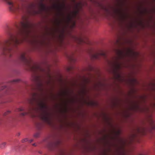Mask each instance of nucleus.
I'll use <instances>...</instances> for the list:
<instances>
[{
    "instance_id": "1",
    "label": "nucleus",
    "mask_w": 155,
    "mask_h": 155,
    "mask_svg": "<svg viewBox=\"0 0 155 155\" xmlns=\"http://www.w3.org/2000/svg\"><path fill=\"white\" fill-rule=\"evenodd\" d=\"M17 30L15 34L9 29L7 31V38L0 41V54L9 58L12 54L18 45L28 40L32 28V25L25 17L16 25Z\"/></svg>"
},
{
    "instance_id": "2",
    "label": "nucleus",
    "mask_w": 155,
    "mask_h": 155,
    "mask_svg": "<svg viewBox=\"0 0 155 155\" xmlns=\"http://www.w3.org/2000/svg\"><path fill=\"white\" fill-rule=\"evenodd\" d=\"M28 102L32 106L29 107L26 112L21 113V116L31 114L33 110H36L39 111L40 117L43 121L48 124H51L50 114L46 110L47 106L37 93H32L31 94V97L28 99Z\"/></svg>"
},
{
    "instance_id": "3",
    "label": "nucleus",
    "mask_w": 155,
    "mask_h": 155,
    "mask_svg": "<svg viewBox=\"0 0 155 155\" xmlns=\"http://www.w3.org/2000/svg\"><path fill=\"white\" fill-rule=\"evenodd\" d=\"M116 52L117 57L113 63V66L114 69L117 70L121 68L122 64L119 60L124 59L126 57L130 56L133 52L129 48H124L123 50L116 49Z\"/></svg>"
},
{
    "instance_id": "4",
    "label": "nucleus",
    "mask_w": 155,
    "mask_h": 155,
    "mask_svg": "<svg viewBox=\"0 0 155 155\" xmlns=\"http://www.w3.org/2000/svg\"><path fill=\"white\" fill-rule=\"evenodd\" d=\"M25 53H22L19 57L20 60L27 67L28 69L34 72L38 71L44 72L45 70L39 65L34 64L32 62V60L29 57L26 58Z\"/></svg>"
},
{
    "instance_id": "5",
    "label": "nucleus",
    "mask_w": 155,
    "mask_h": 155,
    "mask_svg": "<svg viewBox=\"0 0 155 155\" xmlns=\"http://www.w3.org/2000/svg\"><path fill=\"white\" fill-rule=\"evenodd\" d=\"M60 142L59 141H57L54 142L49 143L48 145L49 148L51 150H53L57 147L60 144Z\"/></svg>"
},
{
    "instance_id": "6",
    "label": "nucleus",
    "mask_w": 155,
    "mask_h": 155,
    "mask_svg": "<svg viewBox=\"0 0 155 155\" xmlns=\"http://www.w3.org/2000/svg\"><path fill=\"white\" fill-rule=\"evenodd\" d=\"M100 56H102L105 58L107 57L106 53L104 52L95 53L92 55V57L94 59H98L99 58V57Z\"/></svg>"
},
{
    "instance_id": "7",
    "label": "nucleus",
    "mask_w": 155,
    "mask_h": 155,
    "mask_svg": "<svg viewBox=\"0 0 155 155\" xmlns=\"http://www.w3.org/2000/svg\"><path fill=\"white\" fill-rule=\"evenodd\" d=\"M35 81H36L38 82L39 85L42 87L43 86V84L39 76H35Z\"/></svg>"
},
{
    "instance_id": "8",
    "label": "nucleus",
    "mask_w": 155,
    "mask_h": 155,
    "mask_svg": "<svg viewBox=\"0 0 155 155\" xmlns=\"http://www.w3.org/2000/svg\"><path fill=\"white\" fill-rule=\"evenodd\" d=\"M56 7L59 12L61 13L62 9L65 8V5L64 3H63L62 5L59 4L58 5H56Z\"/></svg>"
},
{
    "instance_id": "9",
    "label": "nucleus",
    "mask_w": 155,
    "mask_h": 155,
    "mask_svg": "<svg viewBox=\"0 0 155 155\" xmlns=\"http://www.w3.org/2000/svg\"><path fill=\"white\" fill-rule=\"evenodd\" d=\"M78 5H76V9L73 12V17H76L79 12L80 9L78 8Z\"/></svg>"
},
{
    "instance_id": "10",
    "label": "nucleus",
    "mask_w": 155,
    "mask_h": 155,
    "mask_svg": "<svg viewBox=\"0 0 155 155\" xmlns=\"http://www.w3.org/2000/svg\"><path fill=\"white\" fill-rule=\"evenodd\" d=\"M76 39L79 44H81L82 43H85L84 40L81 37L76 38Z\"/></svg>"
},
{
    "instance_id": "11",
    "label": "nucleus",
    "mask_w": 155,
    "mask_h": 155,
    "mask_svg": "<svg viewBox=\"0 0 155 155\" xmlns=\"http://www.w3.org/2000/svg\"><path fill=\"white\" fill-rule=\"evenodd\" d=\"M40 9L41 11L45 10L46 9L45 5L42 3H41L39 5Z\"/></svg>"
},
{
    "instance_id": "12",
    "label": "nucleus",
    "mask_w": 155,
    "mask_h": 155,
    "mask_svg": "<svg viewBox=\"0 0 155 155\" xmlns=\"http://www.w3.org/2000/svg\"><path fill=\"white\" fill-rule=\"evenodd\" d=\"M57 155H67L66 151L63 149H61L60 150L59 153Z\"/></svg>"
},
{
    "instance_id": "13",
    "label": "nucleus",
    "mask_w": 155,
    "mask_h": 155,
    "mask_svg": "<svg viewBox=\"0 0 155 155\" xmlns=\"http://www.w3.org/2000/svg\"><path fill=\"white\" fill-rule=\"evenodd\" d=\"M48 78L49 80H48V81H47V82H46V83H47V84H48L50 83L52 79V78L51 75H50L49 73H48Z\"/></svg>"
},
{
    "instance_id": "14",
    "label": "nucleus",
    "mask_w": 155,
    "mask_h": 155,
    "mask_svg": "<svg viewBox=\"0 0 155 155\" xmlns=\"http://www.w3.org/2000/svg\"><path fill=\"white\" fill-rule=\"evenodd\" d=\"M138 131L139 133H141L143 135H144L146 134V129L144 128H143L142 130H141L140 129H138Z\"/></svg>"
},
{
    "instance_id": "15",
    "label": "nucleus",
    "mask_w": 155,
    "mask_h": 155,
    "mask_svg": "<svg viewBox=\"0 0 155 155\" xmlns=\"http://www.w3.org/2000/svg\"><path fill=\"white\" fill-rule=\"evenodd\" d=\"M6 142H3L2 143L1 145H0V148H4L6 145Z\"/></svg>"
},
{
    "instance_id": "16",
    "label": "nucleus",
    "mask_w": 155,
    "mask_h": 155,
    "mask_svg": "<svg viewBox=\"0 0 155 155\" xmlns=\"http://www.w3.org/2000/svg\"><path fill=\"white\" fill-rule=\"evenodd\" d=\"M20 81V80L19 79H17V80H14L13 81H10L9 82V83H15L16 82H19Z\"/></svg>"
},
{
    "instance_id": "17",
    "label": "nucleus",
    "mask_w": 155,
    "mask_h": 155,
    "mask_svg": "<svg viewBox=\"0 0 155 155\" xmlns=\"http://www.w3.org/2000/svg\"><path fill=\"white\" fill-rule=\"evenodd\" d=\"M11 112L10 111L8 110L3 114V115L4 116H6L10 114Z\"/></svg>"
},
{
    "instance_id": "18",
    "label": "nucleus",
    "mask_w": 155,
    "mask_h": 155,
    "mask_svg": "<svg viewBox=\"0 0 155 155\" xmlns=\"http://www.w3.org/2000/svg\"><path fill=\"white\" fill-rule=\"evenodd\" d=\"M6 89V90L7 91L8 90H9V88H8L7 87H6V86H2V87L0 89V90H3L4 89Z\"/></svg>"
},
{
    "instance_id": "19",
    "label": "nucleus",
    "mask_w": 155,
    "mask_h": 155,
    "mask_svg": "<svg viewBox=\"0 0 155 155\" xmlns=\"http://www.w3.org/2000/svg\"><path fill=\"white\" fill-rule=\"evenodd\" d=\"M151 124L153 125L152 128L153 129H155V125L154 124V122L153 120H151Z\"/></svg>"
},
{
    "instance_id": "20",
    "label": "nucleus",
    "mask_w": 155,
    "mask_h": 155,
    "mask_svg": "<svg viewBox=\"0 0 155 155\" xmlns=\"http://www.w3.org/2000/svg\"><path fill=\"white\" fill-rule=\"evenodd\" d=\"M40 133L39 132H37L35 133L34 135V137H35L37 138L39 136Z\"/></svg>"
},
{
    "instance_id": "21",
    "label": "nucleus",
    "mask_w": 155,
    "mask_h": 155,
    "mask_svg": "<svg viewBox=\"0 0 155 155\" xmlns=\"http://www.w3.org/2000/svg\"><path fill=\"white\" fill-rule=\"evenodd\" d=\"M17 110L18 111H22L24 110V109L23 107H21L20 108H18L17 109Z\"/></svg>"
},
{
    "instance_id": "22",
    "label": "nucleus",
    "mask_w": 155,
    "mask_h": 155,
    "mask_svg": "<svg viewBox=\"0 0 155 155\" xmlns=\"http://www.w3.org/2000/svg\"><path fill=\"white\" fill-rule=\"evenodd\" d=\"M72 69H73V68L72 67H70L67 68L68 71H71Z\"/></svg>"
},
{
    "instance_id": "23",
    "label": "nucleus",
    "mask_w": 155,
    "mask_h": 155,
    "mask_svg": "<svg viewBox=\"0 0 155 155\" xmlns=\"http://www.w3.org/2000/svg\"><path fill=\"white\" fill-rule=\"evenodd\" d=\"M28 141V140L27 138H25V139H23V140H22V143H24L25 142H26Z\"/></svg>"
},
{
    "instance_id": "24",
    "label": "nucleus",
    "mask_w": 155,
    "mask_h": 155,
    "mask_svg": "<svg viewBox=\"0 0 155 155\" xmlns=\"http://www.w3.org/2000/svg\"><path fill=\"white\" fill-rule=\"evenodd\" d=\"M68 57L69 59L71 60H73V58H72V57H69L68 56Z\"/></svg>"
},
{
    "instance_id": "25",
    "label": "nucleus",
    "mask_w": 155,
    "mask_h": 155,
    "mask_svg": "<svg viewBox=\"0 0 155 155\" xmlns=\"http://www.w3.org/2000/svg\"><path fill=\"white\" fill-rule=\"evenodd\" d=\"M2 118H0V124L2 123Z\"/></svg>"
},
{
    "instance_id": "26",
    "label": "nucleus",
    "mask_w": 155,
    "mask_h": 155,
    "mask_svg": "<svg viewBox=\"0 0 155 155\" xmlns=\"http://www.w3.org/2000/svg\"><path fill=\"white\" fill-rule=\"evenodd\" d=\"M109 14H110V15H111V16H112L113 17H115L112 14L110 13H109Z\"/></svg>"
},
{
    "instance_id": "27",
    "label": "nucleus",
    "mask_w": 155,
    "mask_h": 155,
    "mask_svg": "<svg viewBox=\"0 0 155 155\" xmlns=\"http://www.w3.org/2000/svg\"><path fill=\"white\" fill-rule=\"evenodd\" d=\"M33 139H31L29 140V143H31L33 141Z\"/></svg>"
},
{
    "instance_id": "28",
    "label": "nucleus",
    "mask_w": 155,
    "mask_h": 155,
    "mask_svg": "<svg viewBox=\"0 0 155 155\" xmlns=\"http://www.w3.org/2000/svg\"><path fill=\"white\" fill-rule=\"evenodd\" d=\"M33 146H35V143H33V144H32Z\"/></svg>"
},
{
    "instance_id": "29",
    "label": "nucleus",
    "mask_w": 155,
    "mask_h": 155,
    "mask_svg": "<svg viewBox=\"0 0 155 155\" xmlns=\"http://www.w3.org/2000/svg\"><path fill=\"white\" fill-rule=\"evenodd\" d=\"M153 107H155V103L153 104Z\"/></svg>"
},
{
    "instance_id": "30",
    "label": "nucleus",
    "mask_w": 155,
    "mask_h": 155,
    "mask_svg": "<svg viewBox=\"0 0 155 155\" xmlns=\"http://www.w3.org/2000/svg\"><path fill=\"white\" fill-rule=\"evenodd\" d=\"M41 91H42V90H42V88H41Z\"/></svg>"
},
{
    "instance_id": "31",
    "label": "nucleus",
    "mask_w": 155,
    "mask_h": 155,
    "mask_svg": "<svg viewBox=\"0 0 155 155\" xmlns=\"http://www.w3.org/2000/svg\"><path fill=\"white\" fill-rule=\"evenodd\" d=\"M1 97V96H0V98Z\"/></svg>"
},
{
    "instance_id": "32",
    "label": "nucleus",
    "mask_w": 155,
    "mask_h": 155,
    "mask_svg": "<svg viewBox=\"0 0 155 155\" xmlns=\"http://www.w3.org/2000/svg\"><path fill=\"white\" fill-rule=\"evenodd\" d=\"M153 0L155 1V0Z\"/></svg>"
}]
</instances>
